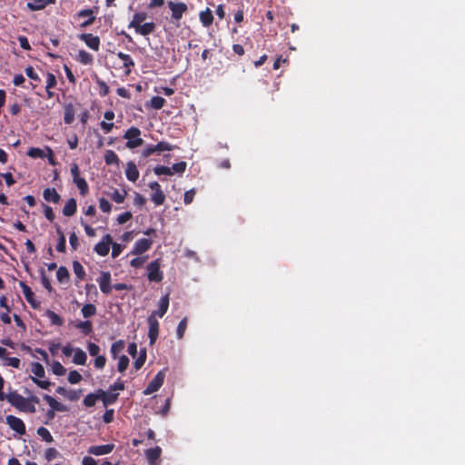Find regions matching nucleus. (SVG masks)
Here are the masks:
<instances>
[{
	"label": "nucleus",
	"instance_id": "obj_30",
	"mask_svg": "<svg viewBox=\"0 0 465 465\" xmlns=\"http://www.w3.org/2000/svg\"><path fill=\"white\" fill-rule=\"evenodd\" d=\"M73 181L75 183V185L77 186V188L79 189L80 193L83 196H85L89 192V186H88L86 180L80 176V177L74 179Z\"/></svg>",
	"mask_w": 465,
	"mask_h": 465
},
{
	"label": "nucleus",
	"instance_id": "obj_3",
	"mask_svg": "<svg viewBox=\"0 0 465 465\" xmlns=\"http://www.w3.org/2000/svg\"><path fill=\"white\" fill-rule=\"evenodd\" d=\"M167 4L172 12V20L175 22H179L188 10L187 5L183 2L168 1Z\"/></svg>",
	"mask_w": 465,
	"mask_h": 465
},
{
	"label": "nucleus",
	"instance_id": "obj_5",
	"mask_svg": "<svg viewBox=\"0 0 465 465\" xmlns=\"http://www.w3.org/2000/svg\"><path fill=\"white\" fill-rule=\"evenodd\" d=\"M147 322L149 326L148 330V337L150 340V344L153 345L156 341L159 334V322L157 318H154V315H149L147 318Z\"/></svg>",
	"mask_w": 465,
	"mask_h": 465
},
{
	"label": "nucleus",
	"instance_id": "obj_2",
	"mask_svg": "<svg viewBox=\"0 0 465 465\" xmlns=\"http://www.w3.org/2000/svg\"><path fill=\"white\" fill-rule=\"evenodd\" d=\"M161 268V260L156 259L151 262L146 269L148 272L147 278L151 282H160L163 279V272L160 270Z\"/></svg>",
	"mask_w": 465,
	"mask_h": 465
},
{
	"label": "nucleus",
	"instance_id": "obj_1",
	"mask_svg": "<svg viewBox=\"0 0 465 465\" xmlns=\"http://www.w3.org/2000/svg\"><path fill=\"white\" fill-rule=\"evenodd\" d=\"M141 131L138 127H130L124 134V139L127 140L126 147L134 149L143 143V140L140 137Z\"/></svg>",
	"mask_w": 465,
	"mask_h": 465
},
{
	"label": "nucleus",
	"instance_id": "obj_15",
	"mask_svg": "<svg viewBox=\"0 0 465 465\" xmlns=\"http://www.w3.org/2000/svg\"><path fill=\"white\" fill-rule=\"evenodd\" d=\"M156 25L153 22H147L139 24L134 27L135 33L143 36H147L155 31Z\"/></svg>",
	"mask_w": 465,
	"mask_h": 465
},
{
	"label": "nucleus",
	"instance_id": "obj_21",
	"mask_svg": "<svg viewBox=\"0 0 465 465\" xmlns=\"http://www.w3.org/2000/svg\"><path fill=\"white\" fill-rule=\"evenodd\" d=\"M55 0H32L26 4V7L30 11H39L45 8L50 4H54Z\"/></svg>",
	"mask_w": 465,
	"mask_h": 465
},
{
	"label": "nucleus",
	"instance_id": "obj_12",
	"mask_svg": "<svg viewBox=\"0 0 465 465\" xmlns=\"http://www.w3.org/2000/svg\"><path fill=\"white\" fill-rule=\"evenodd\" d=\"M153 245V241L146 238H142L136 241L132 251L133 254L140 255L147 252Z\"/></svg>",
	"mask_w": 465,
	"mask_h": 465
},
{
	"label": "nucleus",
	"instance_id": "obj_47",
	"mask_svg": "<svg viewBox=\"0 0 465 465\" xmlns=\"http://www.w3.org/2000/svg\"><path fill=\"white\" fill-rule=\"evenodd\" d=\"M186 328H187V318L184 317L183 319L181 320V322H179V324L177 326L176 335H177L178 339L183 338Z\"/></svg>",
	"mask_w": 465,
	"mask_h": 465
},
{
	"label": "nucleus",
	"instance_id": "obj_61",
	"mask_svg": "<svg viewBox=\"0 0 465 465\" xmlns=\"http://www.w3.org/2000/svg\"><path fill=\"white\" fill-rule=\"evenodd\" d=\"M95 357L96 358L94 359V367L99 370L103 369L106 363L105 357L104 355H97Z\"/></svg>",
	"mask_w": 465,
	"mask_h": 465
},
{
	"label": "nucleus",
	"instance_id": "obj_51",
	"mask_svg": "<svg viewBox=\"0 0 465 465\" xmlns=\"http://www.w3.org/2000/svg\"><path fill=\"white\" fill-rule=\"evenodd\" d=\"M186 167H187L186 162L182 161V162H179V163H176L173 164L171 169L173 172V174L174 173L182 174V173H183L185 172Z\"/></svg>",
	"mask_w": 465,
	"mask_h": 465
},
{
	"label": "nucleus",
	"instance_id": "obj_48",
	"mask_svg": "<svg viewBox=\"0 0 465 465\" xmlns=\"http://www.w3.org/2000/svg\"><path fill=\"white\" fill-rule=\"evenodd\" d=\"M126 196V192L124 191L123 193L119 192L117 189H115L110 195L111 199L115 202L116 203H123L124 202Z\"/></svg>",
	"mask_w": 465,
	"mask_h": 465
},
{
	"label": "nucleus",
	"instance_id": "obj_41",
	"mask_svg": "<svg viewBox=\"0 0 465 465\" xmlns=\"http://www.w3.org/2000/svg\"><path fill=\"white\" fill-rule=\"evenodd\" d=\"M151 200L156 206L162 205L165 201V194L163 193V190L153 192L151 196Z\"/></svg>",
	"mask_w": 465,
	"mask_h": 465
},
{
	"label": "nucleus",
	"instance_id": "obj_42",
	"mask_svg": "<svg viewBox=\"0 0 465 465\" xmlns=\"http://www.w3.org/2000/svg\"><path fill=\"white\" fill-rule=\"evenodd\" d=\"M95 82L99 87V94L100 96L102 97H104L106 96L108 94H109V86L107 85V84L103 81L102 79H100L98 76H95Z\"/></svg>",
	"mask_w": 465,
	"mask_h": 465
},
{
	"label": "nucleus",
	"instance_id": "obj_37",
	"mask_svg": "<svg viewBox=\"0 0 465 465\" xmlns=\"http://www.w3.org/2000/svg\"><path fill=\"white\" fill-rule=\"evenodd\" d=\"M124 349V342L122 340L114 341L111 346V354L115 359L118 354Z\"/></svg>",
	"mask_w": 465,
	"mask_h": 465
},
{
	"label": "nucleus",
	"instance_id": "obj_33",
	"mask_svg": "<svg viewBox=\"0 0 465 465\" xmlns=\"http://www.w3.org/2000/svg\"><path fill=\"white\" fill-rule=\"evenodd\" d=\"M74 120V108L69 104L64 107V121L66 124H71Z\"/></svg>",
	"mask_w": 465,
	"mask_h": 465
},
{
	"label": "nucleus",
	"instance_id": "obj_58",
	"mask_svg": "<svg viewBox=\"0 0 465 465\" xmlns=\"http://www.w3.org/2000/svg\"><path fill=\"white\" fill-rule=\"evenodd\" d=\"M154 153H158V149L155 148V144L147 145L142 152V156L147 158Z\"/></svg>",
	"mask_w": 465,
	"mask_h": 465
},
{
	"label": "nucleus",
	"instance_id": "obj_13",
	"mask_svg": "<svg viewBox=\"0 0 465 465\" xmlns=\"http://www.w3.org/2000/svg\"><path fill=\"white\" fill-rule=\"evenodd\" d=\"M98 392L100 393V400L103 402L104 408H107L109 405H112L116 402L118 400V393H114L109 390V391H104L102 389H98Z\"/></svg>",
	"mask_w": 465,
	"mask_h": 465
},
{
	"label": "nucleus",
	"instance_id": "obj_60",
	"mask_svg": "<svg viewBox=\"0 0 465 465\" xmlns=\"http://www.w3.org/2000/svg\"><path fill=\"white\" fill-rule=\"evenodd\" d=\"M56 84H57V82H56L55 75L54 74H52V73H48L47 74L45 88L46 89H52V88L55 87Z\"/></svg>",
	"mask_w": 465,
	"mask_h": 465
},
{
	"label": "nucleus",
	"instance_id": "obj_57",
	"mask_svg": "<svg viewBox=\"0 0 465 465\" xmlns=\"http://www.w3.org/2000/svg\"><path fill=\"white\" fill-rule=\"evenodd\" d=\"M99 208L104 213H110L111 209H112V205L108 200H106L105 198H101L99 200Z\"/></svg>",
	"mask_w": 465,
	"mask_h": 465
},
{
	"label": "nucleus",
	"instance_id": "obj_43",
	"mask_svg": "<svg viewBox=\"0 0 465 465\" xmlns=\"http://www.w3.org/2000/svg\"><path fill=\"white\" fill-rule=\"evenodd\" d=\"M165 99L161 96H153L150 100V105L155 110H160L163 107Z\"/></svg>",
	"mask_w": 465,
	"mask_h": 465
},
{
	"label": "nucleus",
	"instance_id": "obj_17",
	"mask_svg": "<svg viewBox=\"0 0 465 465\" xmlns=\"http://www.w3.org/2000/svg\"><path fill=\"white\" fill-rule=\"evenodd\" d=\"M78 17H85L87 18L84 22L81 24V27H87L93 25L95 21L94 12L91 8H86L79 11L77 13Z\"/></svg>",
	"mask_w": 465,
	"mask_h": 465
},
{
	"label": "nucleus",
	"instance_id": "obj_35",
	"mask_svg": "<svg viewBox=\"0 0 465 465\" xmlns=\"http://www.w3.org/2000/svg\"><path fill=\"white\" fill-rule=\"evenodd\" d=\"M56 278L59 282H67L70 279V274L66 267L61 266L56 272Z\"/></svg>",
	"mask_w": 465,
	"mask_h": 465
},
{
	"label": "nucleus",
	"instance_id": "obj_28",
	"mask_svg": "<svg viewBox=\"0 0 465 465\" xmlns=\"http://www.w3.org/2000/svg\"><path fill=\"white\" fill-rule=\"evenodd\" d=\"M98 400H100V393L96 390L94 392L87 394L84 398L83 403L86 408H90L94 406Z\"/></svg>",
	"mask_w": 465,
	"mask_h": 465
},
{
	"label": "nucleus",
	"instance_id": "obj_8",
	"mask_svg": "<svg viewBox=\"0 0 465 465\" xmlns=\"http://www.w3.org/2000/svg\"><path fill=\"white\" fill-rule=\"evenodd\" d=\"M6 400L13 407L19 410L23 403H25L27 400L20 395L16 391H9L4 396V401Z\"/></svg>",
	"mask_w": 465,
	"mask_h": 465
},
{
	"label": "nucleus",
	"instance_id": "obj_46",
	"mask_svg": "<svg viewBox=\"0 0 465 465\" xmlns=\"http://www.w3.org/2000/svg\"><path fill=\"white\" fill-rule=\"evenodd\" d=\"M78 60L83 64H92L93 62V56L91 54H89L88 52H86L85 50H80L78 52Z\"/></svg>",
	"mask_w": 465,
	"mask_h": 465
},
{
	"label": "nucleus",
	"instance_id": "obj_39",
	"mask_svg": "<svg viewBox=\"0 0 465 465\" xmlns=\"http://www.w3.org/2000/svg\"><path fill=\"white\" fill-rule=\"evenodd\" d=\"M31 371L37 378L45 377V371L44 366L39 362H32L31 364Z\"/></svg>",
	"mask_w": 465,
	"mask_h": 465
},
{
	"label": "nucleus",
	"instance_id": "obj_52",
	"mask_svg": "<svg viewBox=\"0 0 465 465\" xmlns=\"http://www.w3.org/2000/svg\"><path fill=\"white\" fill-rule=\"evenodd\" d=\"M146 360V351L145 350L142 351L139 356L135 359L134 362V366L136 370H139L143 367Z\"/></svg>",
	"mask_w": 465,
	"mask_h": 465
},
{
	"label": "nucleus",
	"instance_id": "obj_44",
	"mask_svg": "<svg viewBox=\"0 0 465 465\" xmlns=\"http://www.w3.org/2000/svg\"><path fill=\"white\" fill-rule=\"evenodd\" d=\"M37 434L47 443H51L54 441V438H53L52 434L45 427L38 428Z\"/></svg>",
	"mask_w": 465,
	"mask_h": 465
},
{
	"label": "nucleus",
	"instance_id": "obj_55",
	"mask_svg": "<svg viewBox=\"0 0 465 465\" xmlns=\"http://www.w3.org/2000/svg\"><path fill=\"white\" fill-rule=\"evenodd\" d=\"M82 380V375L77 371H71L68 374V381L71 384H76Z\"/></svg>",
	"mask_w": 465,
	"mask_h": 465
},
{
	"label": "nucleus",
	"instance_id": "obj_31",
	"mask_svg": "<svg viewBox=\"0 0 465 465\" xmlns=\"http://www.w3.org/2000/svg\"><path fill=\"white\" fill-rule=\"evenodd\" d=\"M56 232L58 234V242L56 244V250L57 252H65V248H66V240H65V236L61 229L60 226H56Z\"/></svg>",
	"mask_w": 465,
	"mask_h": 465
},
{
	"label": "nucleus",
	"instance_id": "obj_62",
	"mask_svg": "<svg viewBox=\"0 0 465 465\" xmlns=\"http://www.w3.org/2000/svg\"><path fill=\"white\" fill-rule=\"evenodd\" d=\"M25 72L26 76L29 77L30 79H32L34 81H38V82L40 81L39 75L37 74V73L35 71V69L32 66L26 67Z\"/></svg>",
	"mask_w": 465,
	"mask_h": 465
},
{
	"label": "nucleus",
	"instance_id": "obj_38",
	"mask_svg": "<svg viewBox=\"0 0 465 465\" xmlns=\"http://www.w3.org/2000/svg\"><path fill=\"white\" fill-rule=\"evenodd\" d=\"M73 270H74L75 276L78 279H80V280L84 279V277L86 275L85 271H84L83 265L78 261L73 262Z\"/></svg>",
	"mask_w": 465,
	"mask_h": 465
},
{
	"label": "nucleus",
	"instance_id": "obj_34",
	"mask_svg": "<svg viewBox=\"0 0 465 465\" xmlns=\"http://www.w3.org/2000/svg\"><path fill=\"white\" fill-rule=\"evenodd\" d=\"M75 327L84 335H88L93 331V324L90 321L79 322L75 324Z\"/></svg>",
	"mask_w": 465,
	"mask_h": 465
},
{
	"label": "nucleus",
	"instance_id": "obj_36",
	"mask_svg": "<svg viewBox=\"0 0 465 465\" xmlns=\"http://www.w3.org/2000/svg\"><path fill=\"white\" fill-rule=\"evenodd\" d=\"M84 318H90L96 314L97 310L95 305L92 303L84 304L81 310Z\"/></svg>",
	"mask_w": 465,
	"mask_h": 465
},
{
	"label": "nucleus",
	"instance_id": "obj_19",
	"mask_svg": "<svg viewBox=\"0 0 465 465\" xmlns=\"http://www.w3.org/2000/svg\"><path fill=\"white\" fill-rule=\"evenodd\" d=\"M168 308H169V295L166 294L161 298L158 310L153 311L150 315H154V318H156L157 316L162 318L167 312Z\"/></svg>",
	"mask_w": 465,
	"mask_h": 465
},
{
	"label": "nucleus",
	"instance_id": "obj_7",
	"mask_svg": "<svg viewBox=\"0 0 465 465\" xmlns=\"http://www.w3.org/2000/svg\"><path fill=\"white\" fill-rule=\"evenodd\" d=\"M6 423L8 426L17 432L19 435H25L26 432L25 425L24 421L14 415H7L6 416Z\"/></svg>",
	"mask_w": 465,
	"mask_h": 465
},
{
	"label": "nucleus",
	"instance_id": "obj_16",
	"mask_svg": "<svg viewBox=\"0 0 465 465\" xmlns=\"http://www.w3.org/2000/svg\"><path fill=\"white\" fill-rule=\"evenodd\" d=\"M80 39L83 40L89 48L94 51L99 50L100 38L98 36L92 34H82Z\"/></svg>",
	"mask_w": 465,
	"mask_h": 465
},
{
	"label": "nucleus",
	"instance_id": "obj_6",
	"mask_svg": "<svg viewBox=\"0 0 465 465\" xmlns=\"http://www.w3.org/2000/svg\"><path fill=\"white\" fill-rule=\"evenodd\" d=\"M111 243H113L112 236L105 234L102 241L95 244L94 251L100 256H106L109 253Z\"/></svg>",
	"mask_w": 465,
	"mask_h": 465
},
{
	"label": "nucleus",
	"instance_id": "obj_10",
	"mask_svg": "<svg viewBox=\"0 0 465 465\" xmlns=\"http://www.w3.org/2000/svg\"><path fill=\"white\" fill-rule=\"evenodd\" d=\"M114 449V444L93 445L87 450V452L94 456H103L111 453Z\"/></svg>",
	"mask_w": 465,
	"mask_h": 465
},
{
	"label": "nucleus",
	"instance_id": "obj_59",
	"mask_svg": "<svg viewBox=\"0 0 465 465\" xmlns=\"http://www.w3.org/2000/svg\"><path fill=\"white\" fill-rule=\"evenodd\" d=\"M114 411L113 409H106L105 412L103 415V420L104 423L108 424L114 420Z\"/></svg>",
	"mask_w": 465,
	"mask_h": 465
},
{
	"label": "nucleus",
	"instance_id": "obj_11",
	"mask_svg": "<svg viewBox=\"0 0 465 465\" xmlns=\"http://www.w3.org/2000/svg\"><path fill=\"white\" fill-rule=\"evenodd\" d=\"M19 285L23 291L25 300L27 302L34 308L36 309L40 306V302L35 300V293L31 290V288L25 282H20Z\"/></svg>",
	"mask_w": 465,
	"mask_h": 465
},
{
	"label": "nucleus",
	"instance_id": "obj_29",
	"mask_svg": "<svg viewBox=\"0 0 465 465\" xmlns=\"http://www.w3.org/2000/svg\"><path fill=\"white\" fill-rule=\"evenodd\" d=\"M147 18V13L145 12H136L133 15V19L128 25V28H134L136 25H139V24L143 23Z\"/></svg>",
	"mask_w": 465,
	"mask_h": 465
},
{
	"label": "nucleus",
	"instance_id": "obj_50",
	"mask_svg": "<svg viewBox=\"0 0 465 465\" xmlns=\"http://www.w3.org/2000/svg\"><path fill=\"white\" fill-rule=\"evenodd\" d=\"M176 147V145H173L165 141H161L157 144H155V148L158 149V153L163 151H172Z\"/></svg>",
	"mask_w": 465,
	"mask_h": 465
},
{
	"label": "nucleus",
	"instance_id": "obj_56",
	"mask_svg": "<svg viewBox=\"0 0 465 465\" xmlns=\"http://www.w3.org/2000/svg\"><path fill=\"white\" fill-rule=\"evenodd\" d=\"M25 400H27V401L25 403H23L21 408L18 411H24V412L35 413L36 411L35 406L33 405L27 398H25Z\"/></svg>",
	"mask_w": 465,
	"mask_h": 465
},
{
	"label": "nucleus",
	"instance_id": "obj_54",
	"mask_svg": "<svg viewBox=\"0 0 465 465\" xmlns=\"http://www.w3.org/2000/svg\"><path fill=\"white\" fill-rule=\"evenodd\" d=\"M27 155L32 157V158H44L45 157V153L42 149L40 148H36V147H31L28 151H27Z\"/></svg>",
	"mask_w": 465,
	"mask_h": 465
},
{
	"label": "nucleus",
	"instance_id": "obj_14",
	"mask_svg": "<svg viewBox=\"0 0 465 465\" xmlns=\"http://www.w3.org/2000/svg\"><path fill=\"white\" fill-rule=\"evenodd\" d=\"M162 454V449L159 446L145 450L144 455L148 465H156Z\"/></svg>",
	"mask_w": 465,
	"mask_h": 465
},
{
	"label": "nucleus",
	"instance_id": "obj_18",
	"mask_svg": "<svg viewBox=\"0 0 465 465\" xmlns=\"http://www.w3.org/2000/svg\"><path fill=\"white\" fill-rule=\"evenodd\" d=\"M117 56L123 61V67L125 69V74L129 75L132 68L135 65L134 59L131 55L123 52H118Z\"/></svg>",
	"mask_w": 465,
	"mask_h": 465
},
{
	"label": "nucleus",
	"instance_id": "obj_49",
	"mask_svg": "<svg viewBox=\"0 0 465 465\" xmlns=\"http://www.w3.org/2000/svg\"><path fill=\"white\" fill-rule=\"evenodd\" d=\"M52 371L57 376H63L66 372V369L57 361H54L52 364Z\"/></svg>",
	"mask_w": 465,
	"mask_h": 465
},
{
	"label": "nucleus",
	"instance_id": "obj_24",
	"mask_svg": "<svg viewBox=\"0 0 465 465\" xmlns=\"http://www.w3.org/2000/svg\"><path fill=\"white\" fill-rule=\"evenodd\" d=\"M44 400L48 403V405L51 407V410L56 411H66L67 408L62 404L61 402L57 401L54 398L48 394H45L43 396Z\"/></svg>",
	"mask_w": 465,
	"mask_h": 465
},
{
	"label": "nucleus",
	"instance_id": "obj_64",
	"mask_svg": "<svg viewBox=\"0 0 465 465\" xmlns=\"http://www.w3.org/2000/svg\"><path fill=\"white\" fill-rule=\"evenodd\" d=\"M58 451L56 449L54 448H48L45 452V459L50 461V460H53L54 459H55L58 455Z\"/></svg>",
	"mask_w": 465,
	"mask_h": 465
},
{
	"label": "nucleus",
	"instance_id": "obj_27",
	"mask_svg": "<svg viewBox=\"0 0 465 465\" xmlns=\"http://www.w3.org/2000/svg\"><path fill=\"white\" fill-rule=\"evenodd\" d=\"M74 352L73 362L77 365H84L87 360L86 353L80 348L74 349Z\"/></svg>",
	"mask_w": 465,
	"mask_h": 465
},
{
	"label": "nucleus",
	"instance_id": "obj_40",
	"mask_svg": "<svg viewBox=\"0 0 465 465\" xmlns=\"http://www.w3.org/2000/svg\"><path fill=\"white\" fill-rule=\"evenodd\" d=\"M46 315L49 318L51 323L53 325L61 326L64 323V320L62 317H60L57 313L48 310L46 312Z\"/></svg>",
	"mask_w": 465,
	"mask_h": 465
},
{
	"label": "nucleus",
	"instance_id": "obj_20",
	"mask_svg": "<svg viewBox=\"0 0 465 465\" xmlns=\"http://www.w3.org/2000/svg\"><path fill=\"white\" fill-rule=\"evenodd\" d=\"M125 175H126V178L130 181V182H136L139 178V171L137 169V166L136 164L130 161L127 163L126 164V169H125Z\"/></svg>",
	"mask_w": 465,
	"mask_h": 465
},
{
	"label": "nucleus",
	"instance_id": "obj_23",
	"mask_svg": "<svg viewBox=\"0 0 465 465\" xmlns=\"http://www.w3.org/2000/svg\"><path fill=\"white\" fill-rule=\"evenodd\" d=\"M7 351L5 348L0 346V359L5 360L6 361V365L11 366L15 369L20 368V360L15 357H6Z\"/></svg>",
	"mask_w": 465,
	"mask_h": 465
},
{
	"label": "nucleus",
	"instance_id": "obj_53",
	"mask_svg": "<svg viewBox=\"0 0 465 465\" xmlns=\"http://www.w3.org/2000/svg\"><path fill=\"white\" fill-rule=\"evenodd\" d=\"M128 365H129V359H128V357L125 356V355H122L119 358V361H118V364H117L118 371L124 372L128 368Z\"/></svg>",
	"mask_w": 465,
	"mask_h": 465
},
{
	"label": "nucleus",
	"instance_id": "obj_4",
	"mask_svg": "<svg viewBox=\"0 0 465 465\" xmlns=\"http://www.w3.org/2000/svg\"><path fill=\"white\" fill-rule=\"evenodd\" d=\"M165 378V370H162L157 372L154 378L149 382L146 389L143 391L144 395H150L157 391L163 384Z\"/></svg>",
	"mask_w": 465,
	"mask_h": 465
},
{
	"label": "nucleus",
	"instance_id": "obj_32",
	"mask_svg": "<svg viewBox=\"0 0 465 465\" xmlns=\"http://www.w3.org/2000/svg\"><path fill=\"white\" fill-rule=\"evenodd\" d=\"M104 162L107 165L119 164V157L113 150H107L104 154Z\"/></svg>",
	"mask_w": 465,
	"mask_h": 465
},
{
	"label": "nucleus",
	"instance_id": "obj_63",
	"mask_svg": "<svg viewBox=\"0 0 465 465\" xmlns=\"http://www.w3.org/2000/svg\"><path fill=\"white\" fill-rule=\"evenodd\" d=\"M194 195H195V190L194 189H191V190L186 191L184 193V195H183V203L185 204L192 203L193 201Z\"/></svg>",
	"mask_w": 465,
	"mask_h": 465
},
{
	"label": "nucleus",
	"instance_id": "obj_22",
	"mask_svg": "<svg viewBox=\"0 0 465 465\" xmlns=\"http://www.w3.org/2000/svg\"><path fill=\"white\" fill-rule=\"evenodd\" d=\"M199 19L203 26L209 27L212 25L214 19L212 10L209 7H206L204 10L201 11L199 14Z\"/></svg>",
	"mask_w": 465,
	"mask_h": 465
},
{
	"label": "nucleus",
	"instance_id": "obj_25",
	"mask_svg": "<svg viewBox=\"0 0 465 465\" xmlns=\"http://www.w3.org/2000/svg\"><path fill=\"white\" fill-rule=\"evenodd\" d=\"M43 196L46 202L57 203L61 197L54 188H46L44 190Z\"/></svg>",
	"mask_w": 465,
	"mask_h": 465
},
{
	"label": "nucleus",
	"instance_id": "obj_9",
	"mask_svg": "<svg viewBox=\"0 0 465 465\" xmlns=\"http://www.w3.org/2000/svg\"><path fill=\"white\" fill-rule=\"evenodd\" d=\"M100 290L104 294H109L112 292L113 285H111V273L110 272H102L100 277L97 279Z\"/></svg>",
	"mask_w": 465,
	"mask_h": 465
},
{
	"label": "nucleus",
	"instance_id": "obj_45",
	"mask_svg": "<svg viewBox=\"0 0 465 465\" xmlns=\"http://www.w3.org/2000/svg\"><path fill=\"white\" fill-rule=\"evenodd\" d=\"M153 173L158 175H173V172L172 171L171 167L164 166V165H157L153 168Z\"/></svg>",
	"mask_w": 465,
	"mask_h": 465
},
{
	"label": "nucleus",
	"instance_id": "obj_26",
	"mask_svg": "<svg viewBox=\"0 0 465 465\" xmlns=\"http://www.w3.org/2000/svg\"><path fill=\"white\" fill-rule=\"evenodd\" d=\"M76 210H77L76 201H75V199L71 198L66 202L65 205L64 206L63 214L64 216L70 217V216H73L76 213Z\"/></svg>",
	"mask_w": 465,
	"mask_h": 465
}]
</instances>
